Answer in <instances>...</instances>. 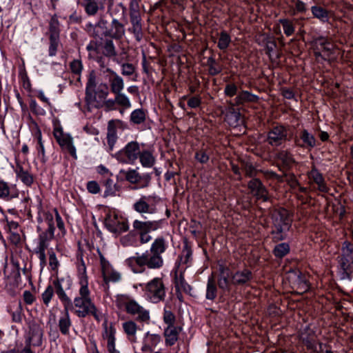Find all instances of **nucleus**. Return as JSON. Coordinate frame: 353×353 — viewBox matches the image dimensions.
Here are the masks:
<instances>
[{
  "label": "nucleus",
  "mask_w": 353,
  "mask_h": 353,
  "mask_svg": "<svg viewBox=\"0 0 353 353\" xmlns=\"http://www.w3.org/2000/svg\"><path fill=\"white\" fill-rule=\"evenodd\" d=\"M311 12L314 17L321 22H327L329 20V12L321 6H314L311 8Z\"/></svg>",
  "instance_id": "ea45409f"
},
{
  "label": "nucleus",
  "mask_w": 353,
  "mask_h": 353,
  "mask_svg": "<svg viewBox=\"0 0 353 353\" xmlns=\"http://www.w3.org/2000/svg\"><path fill=\"white\" fill-rule=\"evenodd\" d=\"M226 119L230 125L236 127L243 123L241 114L239 111L231 108L226 115Z\"/></svg>",
  "instance_id": "4c0bfd02"
},
{
  "label": "nucleus",
  "mask_w": 353,
  "mask_h": 353,
  "mask_svg": "<svg viewBox=\"0 0 353 353\" xmlns=\"http://www.w3.org/2000/svg\"><path fill=\"white\" fill-rule=\"evenodd\" d=\"M71 325L72 322L68 313V307L67 309L65 308V313L59 320V327L60 332L64 335H68Z\"/></svg>",
  "instance_id": "72a5a7b5"
},
{
  "label": "nucleus",
  "mask_w": 353,
  "mask_h": 353,
  "mask_svg": "<svg viewBox=\"0 0 353 353\" xmlns=\"http://www.w3.org/2000/svg\"><path fill=\"white\" fill-rule=\"evenodd\" d=\"M105 190L104 191V196H115L118 195L119 186L117 185L112 179H107L103 182Z\"/></svg>",
  "instance_id": "e433bc0d"
},
{
  "label": "nucleus",
  "mask_w": 353,
  "mask_h": 353,
  "mask_svg": "<svg viewBox=\"0 0 353 353\" xmlns=\"http://www.w3.org/2000/svg\"><path fill=\"white\" fill-rule=\"evenodd\" d=\"M277 159L285 166L290 167L294 163L292 154L287 150H281L276 154Z\"/></svg>",
  "instance_id": "49530a36"
},
{
  "label": "nucleus",
  "mask_w": 353,
  "mask_h": 353,
  "mask_svg": "<svg viewBox=\"0 0 353 353\" xmlns=\"http://www.w3.org/2000/svg\"><path fill=\"white\" fill-rule=\"evenodd\" d=\"M102 331V339L105 343L107 353H121L116 347V333L117 330L113 323L108 324L103 323Z\"/></svg>",
  "instance_id": "2eb2a0df"
},
{
  "label": "nucleus",
  "mask_w": 353,
  "mask_h": 353,
  "mask_svg": "<svg viewBox=\"0 0 353 353\" xmlns=\"http://www.w3.org/2000/svg\"><path fill=\"white\" fill-rule=\"evenodd\" d=\"M83 65L80 59H74L70 63V69L73 74L77 76V81L81 82V74L82 72Z\"/></svg>",
  "instance_id": "a18cd8bd"
},
{
  "label": "nucleus",
  "mask_w": 353,
  "mask_h": 353,
  "mask_svg": "<svg viewBox=\"0 0 353 353\" xmlns=\"http://www.w3.org/2000/svg\"><path fill=\"white\" fill-rule=\"evenodd\" d=\"M141 17L139 6L137 0H131L130 3V18Z\"/></svg>",
  "instance_id": "680f3d73"
},
{
  "label": "nucleus",
  "mask_w": 353,
  "mask_h": 353,
  "mask_svg": "<svg viewBox=\"0 0 353 353\" xmlns=\"http://www.w3.org/2000/svg\"><path fill=\"white\" fill-rule=\"evenodd\" d=\"M207 65L209 68V73L212 76L216 75L222 71L221 66H220L212 57L208 59Z\"/></svg>",
  "instance_id": "8fccbe9b"
},
{
  "label": "nucleus",
  "mask_w": 353,
  "mask_h": 353,
  "mask_svg": "<svg viewBox=\"0 0 353 353\" xmlns=\"http://www.w3.org/2000/svg\"><path fill=\"white\" fill-rule=\"evenodd\" d=\"M115 304L119 309L124 310L128 314L134 317L137 323H149L150 321V310L129 296L125 294L117 295Z\"/></svg>",
  "instance_id": "7ed1b4c3"
},
{
  "label": "nucleus",
  "mask_w": 353,
  "mask_h": 353,
  "mask_svg": "<svg viewBox=\"0 0 353 353\" xmlns=\"http://www.w3.org/2000/svg\"><path fill=\"white\" fill-rule=\"evenodd\" d=\"M181 328L175 325L168 326L164 330V336L165 338V344L167 345H173L178 340L179 334Z\"/></svg>",
  "instance_id": "a878e982"
},
{
  "label": "nucleus",
  "mask_w": 353,
  "mask_h": 353,
  "mask_svg": "<svg viewBox=\"0 0 353 353\" xmlns=\"http://www.w3.org/2000/svg\"><path fill=\"white\" fill-rule=\"evenodd\" d=\"M96 85V75L94 72L92 71L89 74L88 82L86 83L85 100H89L90 102L94 101Z\"/></svg>",
  "instance_id": "bb28decb"
},
{
  "label": "nucleus",
  "mask_w": 353,
  "mask_h": 353,
  "mask_svg": "<svg viewBox=\"0 0 353 353\" xmlns=\"http://www.w3.org/2000/svg\"><path fill=\"white\" fill-rule=\"evenodd\" d=\"M19 78L23 83V87L26 90H30L31 88V83L28 74L25 69H21L19 72Z\"/></svg>",
  "instance_id": "e2e57ef3"
},
{
  "label": "nucleus",
  "mask_w": 353,
  "mask_h": 353,
  "mask_svg": "<svg viewBox=\"0 0 353 353\" xmlns=\"http://www.w3.org/2000/svg\"><path fill=\"white\" fill-rule=\"evenodd\" d=\"M163 321L168 326L174 325L175 316L171 311L165 310L163 312Z\"/></svg>",
  "instance_id": "338daca9"
},
{
  "label": "nucleus",
  "mask_w": 353,
  "mask_h": 353,
  "mask_svg": "<svg viewBox=\"0 0 353 353\" xmlns=\"http://www.w3.org/2000/svg\"><path fill=\"white\" fill-rule=\"evenodd\" d=\"M159 201L160 199L157 196L143 195L134 203L132 208L141 214H153L157 212V204Z\"/></svg>",
  "instance_id": "1a4fd4ad"
},
{
  "label": "nucleus",
  "mask_w": 353,
  "mask_h": 353,
  "mask_svg": "<svg viewBox=\"0 0 353 353\" xmlns=\"http://www.w3.org/2000/svg\"><path fill=\"white\" fill-rule=\"evenodd\" d=\"M290 251L289 245L286 243H281L275 246L274 253L277 257H283Z\"/></svg>",
  "instance_id": "864d4df0"
},
{
  "label": "nucleus",
  "mask_w": 353,
  "mask_h": 353,
  "mask_svg": "<svg viewBox=\"0 0 353 353\" xmlns=\"http://www.w3.org/2000/svg\"><path fill=\"white\" fill-rule=\"evenodd\" d=\"M288 139V130L283 125L272 128L268 134V143L272 146H279Z\"/></svg>",
  "instance_id": "f3484780"
},
{
  "label": "nucleus",
  "mask_w": 353,
  "mask_h": 353,
  "mask_svg": "<svg viewBox=\"0 0 353 353\" xmlns=\"http://www.w3.org/2000/svg\"><path fill=\"white\" fill-rule=\"evenodd\" d=\"M279 23L283 26V32L287 37H290L294 34L295 27L292 21L287 19H280Z\"/></svg>",
  "instance_id": "09e8293b"
},
{
  "label": "nucleus",
  "mask_w": 353,
  "mask_h": 353,
  "mask_svg": "<svg viewBox=\"0 0 353 353\" xmlns=\"http://www.w3.org/2000/svg\"><path fill=\"white\" fill-rule=\"evenodd\" d=\"M102 53L107 57H114V59H116L115 57L117 55V51L114 43L112 40L108 39L105 41L103 46Z\"/></svg>",
  "instance_id": "37998d69"
},
{
  "label": "nucleus",
  "mask_w": 353,
  "mask_h": 353,
  "mask_svg": "<svg viewBox=\"0 0 353 353\" xmlns=\"http://www.w3.org/2000/svg\"><path fill=\"white\" fill-rule=\"evenodd\" d=\"M253 279L252 271L246 268L237 270L231 275V283L234 285L248 284Z\"/></svg>",
  "instance_id": "a211bd4d"
},
{
  "label": "nucleus",
  "mask_w": 353,
  "mask_h": 353,
  "mask_svg": "<svg viewBox=\"0 0 353 353\" xmlns=\"http://www.w3.org/2000/svg\"><path fill=\"white\" fill-rule=\"evenodd\" d=\"M130 19L132 27L128 28V31L134 34L135 39L137 41H141L143 36L141 24V17H134L133 18Z\"/></svg>",
  "instance_id": "cd10ccee"
},
{
  "label": "nucleus",
  "mask_w": 353,
  "mask_h": 353,
  "mask_svg": "<svg viewBox=\"0 0 353 353\" xmlns=\"http://www.w3.org/2000/svg\"><path fill=\"white\" fill-rule=\"evenodd\" d=\"M106 34L114 39H121L125 34L123 25L117 19H113L111 23V28Z\"/></svg>",
  "instance_id": "c85d7f7f"
},
{
  "label": "nucleus",
  "mask_w": 353,
  "mask_h": 353,
  "mask_svg": "<svg viewBox=\"0 0 353 353\" xmlns=\"http://www.w3.org/2000/svg\"><path fill=\"white\" fill-rule=\"evenodd\" d=\"M122 329L128 341L131 343L137 342V332L139 327L134 321L128 320L123 322L122 323Z\"/></svg>",
  "instance_id": "412c9836"
},
{
  "label": "nucleus",
  "mask_w": 353,
  "mask_h": 353,
  "mask_svg": "<svg viewBox=\"0 0 353 353\" xmlns=\"http://www.w3.org/2000/svg\"><path fill=\"white\" fill-rule=\"evenodd\" d=\"M168 248V241L164 236H158L152 243L150 252L148 251L139 254L136 253L135 256L128 258L125 260V264L134 273L141 272L139 268L147 266L150 269H159L163 265L162 254Z\"/></svg>",
  "instance_id": "f257e3e1"
},
{
  "label": "nucleus",
  "mask_w": 353,
  "mask_h": 353,
  "mask_svg": "<svg viewBox=\"0 0 353 353\" xmlns=\"http://www.w3.org/2000/svg\"><path fill=\"white\" fill-rule=\"evenodd\" d=\"M43 330L40 325L34 322L29 323L28 345L32 343L34 346H39L42 343Z\"/></svg>",
  "instance_id": "6ab92c4d"
},
{
  "label": "nucleus",
  "mask_w": 353,
  "mask_h": 353,
  "mask_svg": "<svg viewBox=\"0 0 353 353\" xmlns=\"http://www.w3.org/2000/svg\"><path fill=\"white\" fill-rule=\"evenodd\" d=\"M139 158L140 162L143 167L151 168L155 162V158L152 154L148 150L141 151Z\"/></svg>",
  "instance_id": "58836bf2"
},
{
  "label": "nucleus",
  "mask_w": 353,
  "mask_h": 353,
  "mask_svg": "<svg viewBox=\"0 0 353 353\" xmlns=\"http://www.w3.org/2000/svg\"><path fill=\"white\" fill-rule=\"evenodd\" d=\"M72 285V281L69 276L57 278L53 281L54 291L62 302L64 307L67 309L72 306V300L68 297L65 293L66 290H69Z\"/></svg>",
  "instance_id": "9b49d317"
},
{
  "label": "nucleus",
  "mask_w": 353,
  "mask_h": 353,
  "mask_svg": "<svg viewBox=\"0 0 353 353\" xmlns=\"http://www.w3.org/2000/svg\"><path fill=\"white\" fill-rule=\"evenodd\" d=\"M14 172L19 178L26 185L30 186L34 181L32 175L26 170L20 163L16 164Z\"/></svg>",
  "instance_id": "7c9ffc66"
},
{
  "label": "nucleus",
  "mask_w": 353,
  "mask_h": 353,
  "mask_svg": "<svg viewBox=\"0 0 353 353\" xmlns=\"http://www.w3.org/2000/svg\"><path fill=\"white\" fill-rule=\"evenodd\" d=\"M108 95L107 90H95V100L90 102L89 100H85L88 105L92 108H100L103 106V102Z\"/></svg>",
  "instance_id": "c9c22d12"
},
{
  "label": "nucleus",
  "mask_w": 353,
  "mask_h": 353,
  "mask_svg": "<svg viewBox=\"0 0 353 353\" xmlns=\"http://www.w3.org/2000/svg\"><path fill=\"white\" fill-rule=\"evenodd\" d=\"M49 266L51 270L57 271L60 263L55 252L51 249L48 251Z\"/></svg>",
  "instance_id": "6e6d98bb"
},
{
  "label": "nucleus",
  "mask_w": 353,
  "mask_h": 353,
  "mask_svg": "<svg viewBox=\"0 0 353 353\" xmlns=\"http://www.w3.org/2000/svg\"><path fill=\"white\" fill-rule=\"evenodd\" d=\"M78 284L79 285V296L74 299V312L79 317H85L91 314L96 319L99 318L97 308L90 298V291L88 288V277L86 267L83 260L78 265Z\"/></svg>",
  "instance_id": "f03ea898"
},
{
  "label": "nucleus",
  "mask_w": 353,
  "mask_h": 353,
  "mask_svg": "<svg viewBox=\"0 0 353 353\" xmlns=\"http://www.w3.org/2000/svg\"><path fill=\"white\" fill-rule=\"evenodd\" d=\"M59 45L58 37L55 34H51L50 37L49 55L54 57L56 55L57 47Z\"/></svg>",
  "instance_id": "13d9d810"
},
{
  "label": "nucleus",
  "mask_w": 353,
  "mask_h": 353,
  "mask_svg": "<svg viewBox=\"0 0 353 353\" xmlns=\"http://www.w3.org/2000/svg\"><path fill=\"white\" fill-rule=\"evenodd\" d=\"M339 263L345 274L343 278L349 277L353 272V245L350 242L346 241L343 243Z\"/></svg>",
  "instance_id": "6e6552de"
},
{
  "label": "nucleus",
  "mask_w": 353,
  "mask_h": 353,
  "mask_svg": "<svg viewBox=\"0 0 353 353\" xmlns=\"http://www.w3.org/2000/svg\"><path fill=\"white\" fill-rule=\"evenodd\" d=\"M311 44L315 57H323L324 59H326L325 56L328 57L332 53L334 48L331 42L324 37L314 38Z\"/></svg>",
  "instance_id": "dca6fc26"
},
{
  "label": "nucleus",
  "mask_w": 353,
  "mask_h": 353,
  "mask_svg": "<svg viewBox=\"0 0 353 353\" xmlns=\"http://www.w3.org/2000/svg\"><path fill=\"white\" fill-rule=\"evenodd\" d=\"M143 291L146 299L154 303L163 301L166 294V288L163 281L159 277L154 278L148 282Z\"/></svg>",
  "instance_id": "423d86ee"
},
{
  "label": "nucleus",
  "mask_w": 353,
  "mask_h": 353,
  "mask_svg": "<svg viewBox=\"0 0 353 353\" xmlns=\"http://www.w3.org/2000/svg\"><path fill=\"white\" fill-rule=\"evenodd\" d=\"M140 152L139 143L130 141L115 154V157L121 163L133 164L138 159Z\"/></svg>",
  "instance_id": "f8f14e48"
},
{
  "label": "nucleus",
  "mask_w": 353,
  "mask_h": 353,
  "mask_svg": "<svg viewBox=\"0 0 353 353\" xmlns=\"http://www.w3.org/2000/svg\"><path fill=\"white\" fill-rule=\"evenodd\" d=\"M301 139L307 146L313 148L316 145L315 138L312 134H310L306 130H304L302 132Z\"/></svg>",
  "instance_id": "5fc2aeb1"
},
{
  "label": "nucleus",
  "mask_w": 353,
  "mask_h": 353,
  "mask_svg": "<svg viewBox=\"0 0 353 353\" xmlns=\"http://www.w3.org/2000/svg\"><path fill=\"white\" fill-rule=\"evenodd\" d=\"M292 276L295 277L294 285H296L298 288L304 291L307 290L308 285L307 279L301 272H292L290 274V277L292 278Z\"/></svg>",
  "instance_id": "79ce46f5"
},
{
  "label": "nucleus",
  "mask_w": 353,
  "mask_h": 353,
  "mask_svg": "<svg viewBox=\"0 0 353 353\" xmlns=\"http://www.w3.org/2000/svg\"><path fill=\"white\" fill-rule=\"evenodd\" d=\"M53 134L61 149L77 159V150L72 136L68 133H65L61 128H55Z\"/></svg>",
  "instance_id": "4468645a"
},
{
  "label": "nucleus",
  "mask_w": 353,
  "mask_h": 353,
  "mask_svg": "<svg viewBox=\"0 0 353 353\" xmlns=\"http://www.w3.org/2000/svg\"><path fill=\"white\" fill-rule=\"evenodd\" d=\"M161 336L157 334H150L148 332L145 334V343L141 347L143 352H149L156 347L161 341Z\"/></svg>",
  "instance_id": "c756f323"
},
{
  "label": "nucleus",
  "mask_w": 353,
  "mask_h": 353,
  "mask_svg": "<svg viewBox=\"0 0 353 353\" xmlns=\"http://www.w3.org/2000/svg\"><path fill=\"white\" fill-rule=\"evenodd\" d=\"M242 170L245 172V175L249 177H253L256 174V170L250 163H245L242 165Z\"/></svg>",
  "instance_id": "0e129e2a"
},
{
  "label": "nucleus",
  "mask_w": 353,
  "mask_h": 353,
  "mask_svg": "<svg viewBox=\"0 0 353 353\" xmlns=\"http://www.w3.org/2000/svg\"><path fill=\"white\" fill-rule=\"evenodd\" d=\"M54 226L50 224V226L45 230H41L39 226L37 227L38 236L33 240L32 252L39 259V265L43 269L47 264L46 250L48 249L51 241L54 237Z\"/></svg>",
  "instance_id": "20e7f679"
},
{
  "label": "nucleus",
  "mask_w": 353,
  "mask_h": 353,
  "mask_svg": "<svg viewBox=\"0 0 353 353\" xmlns=\"http://www.w3.org/2000/svg\"><path fill=\"white\" fill-rule=\"evenodd\" d=\"M105 225L110 232L114 234H120L128 230L126 219L115 212H110L107 214Z\"/></svg>",
  "instance_id": "ddd939ff"
},
{
  "label": "nucleus",
  "mask_w": 353,
  "mask_h": 353,
  "mask_svg": "<svg viewBox=\"0 0 353 353\" xmlns=\"http://www.w3.org/2000/svg\"><path fill=\"white\" fill-rule=\"evenodd\" d=\"M231 275L230 270L228 267L223 265H219V277L217 283L220 289L223 290H229V278Z\"/></svg>",
  "instance_id": "393cba45"
},
{
  "label": "nucleus",
  "mask_w": 353,
  "mask_h": 353,
  "mask_svg": "<svg viewBox=\"0 0 353 353\" xmlns=\"http://www.w3.org/2000/svg\"><path fill=\"white\" fill-rule=\"evenodd\" d=\"M117 140V129L114 121L111 120L108 124L107 142L110 150H112Z\"/></svg>",
  "instance_id": "f704fd0d"
},
{
  "label": "nucleus",
  "mask_w": 353,
  "mask_h": 353,
  "mask_svg": "<svg viewBox=\"0 0 353 353\" xmlns=\"http://www.w3.org/2000/svg\"><path fill=\"white\" fill-rule=\"evenodd\" d=\"M107 72L110 74L108 81L110 83L111 92L113 94H117L122 92L124 88V81L123 78L110 68L107 69Z\"/></svg>",
  "instance_id": "5701e85b"
},
{
  "label": "nucleus",
  "mask_w": 353,
  "mask_h": 353,
  "mask_svg": "<svg viewBox=\"0 0 353 353\" xmlns=\"http://www.w3.org/2000/svg\"><path fill=\"white\" fill-rule=\"evenodd\" d=\"M83 7L85 8L86 12L90 15L95 14L99 9L96 0L83 6Z\"/></svg>",
  "instance_id": "774afa93"
},
{
  "label": "nucleus",
  "mask_w": 353,
  "mask_h": 353,
  "mask_svg": "<svg viewBox=\"0 0 353 353\" xmlns=\"http://www.w3.org/2000/svg\"><path fill=\"white\" fill-rule=\"evenodd\" d=\"M10 196V188L8 183L0 180V199H8Z\"/></svg>",
  "instance_id": "bf43d9fd"
},
{
  "label": "nucleus",
  "mask_w": 353,
  "mask_h": 353,
  "mask_svg": "<svg viewBox=\"0 0 353 353\" xmlns=\"http://www.w3.org/2000/svg\"><path fill=\"white\" fill-rule=\"evenodd\" d=\"M146 114L142 108L133 110L130 114V121L134 124H141L145 120Z\"/></svg>",
  "instance_id": "c03bdc74"
},
{
  "label": "nucleus",
  "mask_w": 353,
  "mask_h": 353,
  "mask_svg": "<svg viewBox=\"0 0 353 353\" xmlns=\"http://www.w3.org/2000/svg\"><path fill=\"white\" fill-rule=\"evenodd\" d=\"M30 108L31 111L37 115L43 116L46 114V110L40 107L35 100L30 101Z\"/></svg>",
  "instance_id": "69168bd1"
},
{
  "label": "nucleus",
  "mask_w": 353,
  "mask_h": 353,
  "mask_svg": "<svg viewBox=\"0 0 353 353\" xmlns=\"http://www.w3.org/2000/svg\"><path fill=\"white\" fill-rule=\"evenodd\" d=\"M231 42L230 35L225 31L220 33V37L218 41V47L220 50H224L229 46Z\"/></svg>",
  "instance_id": "3c124183"
},
{
  "label": "nucleus",
  "mask_w": 353,
  "mask_h": 353,
  "mask_svg": "<svg viewBox=\"0 0 353 353\" xmlns=\"http://www.w3.org/2000/svg\"><path fill=\"white\" fill-rule=\"evenodd\" d=\"M217 288L214 276L208 278L205 297L208 300H214L216 296Z\"/></svg>",
  "instance_id": "a19ab883"
},
{
  "label": "nucleus",
  "mask_w": 353,
  "mask_h": 353,
  "mask_svg": "<svg viewBox=\"0 0 353 353\" xmlns=\"http://www.w3.org/2000/svg\"><path fill=\"white\" fill-rule=\"evenodd\" d=\"M192 260V251L185 248L183 250L181 255L179 257L178 261L176 263V269L179 268L180 269H185L190 265Z\"/></svg>",
  "instance_id": "473e14b6"
},
{
  "label": "nucleus",
  "mask_w": 353,
  "mask_h": 353,
  "mask_svg": "<svg viewBox=\"0 0 353 353\" xmlns=\"http://www.w3.org/2000/svg\"><path fill=\"white\" fill-rule=\"evenodd\" d=\"M185 269L176 268L174 273V287L177 290H182L186 294H190L192 287L185 281L183 276Z\"/></svg>",
  "instance_id": "4be33fe9"
},
{
  "label": "nucleus",
  "mask_w": 353,
  "mask_h": 353,
  "mask_svg": "<svg viewBox=\"0 0 353 353\" xmlns=\"http://www.w3.org/2000/svg\"><path fill=\"white\" fill-rule=\"evenodd\" d=\"M114 94L117 104L121 106L124 109H128L131 108L132 104L130 100L124 93L121 92Z\"/></svg>",
  "instance_id": "de8ad7c7"
},
{
  "label": "nucleus",
  "mask_w": 353,
  "mask_h": 353,
  "mask_svg": "<svg viewBox=\"0 0 353 353\" xmlns=\"http://www.w3.org/2000/svg\"><path fill=\"white\" fill-rule=\"evenodd\" d=\"M258 100V96L248 91H242L238 94V95L235 97L234 102L230 103V104L234 106L243 104L245 102H256Z\"/></svg>",
  "instance_id": "2f4dec72"
},
{
  "label": "nucleus",
  "mask_w": 353,
  "mask_h": 353,
  "mask_svg": "<svg viewBox=\"0 0 353 353\" xmlns=\"http://www.w3.org/2000/svg\"><path fill=\"white\" fill-rule=\"evenodd\" d=\"M164 223L163 219L148 221L135 220L132 225L134 230L139 231L141 243H147L152 240V236L148 233L162 228Z\"/></svg>",
  "instance_id": "0eeeda50"
},
{
  "label": "nucleus",
  "mask_w": 353,
  "mask_h": 353,
  "mask_svg": "<svg viewBox=\"0 0 353 353\" xmlns=\"http://www.w3.org/2000/svg\"><path fill=\"white\" fill-rule=\"evenodd\" d=\"M117 63L121 65V74L124 76H130L135 72V67L132 63H121L117 59H114Z\"/></svg>",
  "instance_id": "603ef678"
},
{
  "label": "nucleus",
  "mask_w": 353,
  "mask_h": 353,
  "mask_svg": "<svg viewBox=\"0 0 353 353\" xmlns=\"http://www.w3.org/2000/svg\"><path fill=\"white\" fill-rule=\"evenodd\" d=\"M308 178L317 185L318 190L320 192L323 193L329 192L330 189L325 181L324 177L315 167L312 168L308 172Z\"/></svg>",
  "instance_id": "b1692460"
},
{
  "label": "nucleus",
  "mask_w": 353,
  "mask_h": 353,
  "mask_svg": "<svg viewBox=\"0 0 353 353\" xmlns=\"http://www.w3.org/2000/svg\"><path fill=\"white\" fill-rule=\"evenodd\" d=\"M101 274L106 290L109 289V283H118L122 279V274L101 254L99 255Z\"/></svg>",
  "instance_id": "9d476101"
},
{
  "label": "nucleus",
  "mask_w": 353,
  "mask_h": 353,
  "mask_svg": "<svg viewBox=\"0 0 353 353\" xmlns=\"http://www.w3.org/2000/svg\"><path fill=\"white\" fill-rule=\"evenodd\" d=\"M53 296L54 288L52 285H48L41 294L43 302L46 306L49 305V303Z\"/></svg>",
  "instance_id": "4d7b16f0"
},
{
  "label": "nucleus",
  "mask_w": 353,
  "mask_h": 353,
  "mask_svg": "<svg viewBox=\"0 0 353 353\" xmlns=\"http://www.w3.org/2000/svg\"><path fill=\"white\" fill-rule=\"evenodd\" d=\"M125 178L131 183H137L141 180V176L135 170H131L126 172Z\"/></svg>",
  "instance_id": "052dcab7"
},
{
  "label": "nucleus",
  "mask_w": 353,
  "mask_h": 353,
  "mask_svg": "<svg viewBox=\"0 0 353 353\" xmlns=\"http://www.w3.org/2000/svg\"><path fill=\"white\" fill-rule=\"evenodd\" d=\"M248 188L250 190L252 194L258 199H262L263 201H268L267 190L258 179L250 180L248 183Z\"/></svg>",
  "instance_id": "aec40b11"
},
{
  "label": "nucleus",
  "mask_w": 353,
  "mask_h": 353,
  "mask_svg": "<svg viewBox=\"0 0 353 353\" xmlns=\"http://www.w3.org/2000/svg\"><path fill=\"white\" fill-rule=\"evenodd\" d=\"M274 230L272 231L274 239L279 241L286 236L287 232L291 226V219L288 212L284 209L276 211L272 214Z\"/></svg>",
  "instance_id": "39448f33"
}]
</instances>
